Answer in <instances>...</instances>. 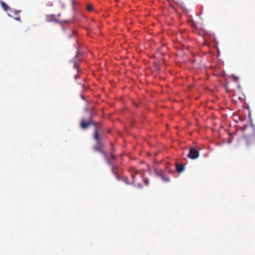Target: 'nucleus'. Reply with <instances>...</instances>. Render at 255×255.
I'll return each instance as SVG.
<instances>
[{
	"label": "nucleus",
	"instance_id": "nucleus-12",
	"mask_svg": "<svg viewBox=\"0 0 255 255\" xmlns=\"http://www.w3.org/2000/svg\"><path fill=\"white\" fill-rule=\"evenodd\" d=\"M143 181H144V184L146 186H148V184H149V180H148V179L147 178H144L143 179Z\"/></svg>",
	"mask_w": 255,
	"mask_h": 255
},
{
	"label": "nucleus",
	"instance_id": "nucleus-1",
	"mask_svg": "<svg viewBox=\"0 0 255 255\" xmlns=\"http://www.w3.org/2000/svg\"><path fill=\"white\" fill-rule=\"evenodd\" d=\"M91 125H94L95 126L93 137L96 141L97 144L93 146V149L96 151L101 153L108 164L112 165L113 163V161L116 160V157L113 154L109 153L103 149L105 144L102 142L101 137L99 136L98 124L92 121L91 115L89 116L87 119H83L81 120L80 126L82 129H86Z\"/></svg>",
	"mask_w": 255,
	"mask_h": 255
},
{
	"label": "nucleus",
	"instance_id": "nucleus-3",
	"mask_svg": "<svg viewBox=\"0 0 255 255\" xmlns=\"http://www.w3.org/2000/svg\"><path fill=\"white\" fill-rule=\"evenodd\" d=\"M245 138L247 145H255V132L250 135L245 136Z\"/></svg>",
	"mask_w": 255,
	"mask_h": 255
},
{
	"label": "nucleus",
	"instance_id": "nucleus-10",
	"mask_svg": "<svg viewBox=\"0 0 255 255\" xmlns=\"http://www.w3.org/2000/svg\"><path fill=\"white\" fill-rule=\"evenodd\" d=\"M10 11L13 13L15 15H17L18 13L20 12V10H13L11 9V10H10Z\"/></svg>",
	"mask_w": 255,
	"mask_h": 255
},
{
	"label": "nucleus",
	"instance_id": "nucleus-13",
	"mask_svg": "<svg viewBox=\"0 0 255 255\" xmlns=\"http://www.w3.org/2000/svg\"><path fill=\"white\" fill-rule=\"evenodd\" d=\"M87 9L89 11H91L93 10V6L91 4H88L87 5Z\"/></svg>",
	"mask_w": 255,
	"mask_h": 255
},
{
	"label": "nucleus",
	"instance_id": "nucleus-11",
	"mask_svg": "<svg viewBox=\"0 0 255 255\" xmlns=\"http://www.w3.org/2000/svg\"><path fill=\"white\" fill-rule=\"evenodd\" d=\"M50 17H51V19H50V18H49V20H53V21H56V22H58V20H57V19H55V15H51V16H50Z\"/></svg>",
	"mask_w": 255,
	"mask_h": 255
},
{
	"label": "nucleus",
	"instance_id": "nucleus-4",
	"mask_svg": "<svg viewBox=\"0 0 255 255\" xmlns=\"http://www.w3.org/2000/svg\"><path fill=\"white\" fill-rule=\"evenodd\" d=\"M76 31L73 30L71 33L69 34L68 35V39H71L72 41L73 42L74 45L76 47V44H77V41L76 39Z\"/></svg>",
	"mask_w": 255,
	"mask_h": 255
},
{
	"label": "nucleus",
	"instance_id": "nucleus-16",
	"mask_svg": "<svg viewBox=\"0 0 255 255\" xmlns=\"http://www.w3.org/2000/svg\"><path fill=\"white\" fill-rule=\"evenodd\" d=\"M74 66L75 68H77L78 69V64L76 62L74 63Z\"/></svg>",
	"mask_w": 255,
	"mask_h": 255
},
{
	"label": "nucleus",
	"instance_id": "nucleus-14",
	"mask_svg": "<svg viewBox=\"0 0 255 255\" xmlns=\"http://www.w3.org/2000/svg\"><path fill=\"white\" fill-rule=\"evenodd\" d=\"M14 18L17 21H20V17L19 16L16 15V16L14 17Z\"/></svg>",
	"mask_w": 255,
	"mask_h": 255
},
{
	"label": "nucleus",
	"instance_id": "nucleus-17",
	"mask_svg": "<svg viewBox=\"0 0 255 255\" xmlns=\"http://www.w3.org/2000/svg\"><path fill=\"white\" fill-rule=\"evenodd\" d=\"M7 14H8V15L9 16H11V15L10 14H9V13H8Z\"/></svg>",
	"mask_w": 255,
	"mask_h": 255
},
{
	"label": "nucleus",
	"instance_id": "nucleus-7",
	"mask_svg": "<svg viewBox=\"0 0 255 255\" xmlns=\"http://www.w3.org/2000/svg\"><path fill=\"white\" fill-rule=\"evenodd\" d=\"M132 171L133 172H131V175L132 178L133 179L135 176L138 173V171L137 170L134 169L132 170Z\"/></svg>",
	"mask_w": 255,
	"mask_h": 255
},
{
	"label": "nucleus",
	"instance_id": "nucleus-5",
	"mask_svg": "<svg viewBox=\"0 0 255 255\" xmlns=\"http://www.w3.org/2000/svg\"><path fill=\"white\" fill-rule=\"evenodd\" d=\"M0 3L1 5V6L2 7V8L3 9V10L4 11H6L7 10L10 11V10H11V8L4 1L0 0Z\"/></svg>",
	"mask_w": 255,
	"mask_h": 255
},
{
	"label": "nucleus",
	"instance_id": "nucleus-2",
	"mask_svg": "<svg viewBox=\"0 0 255 255\" xmlns=\"http://www.w3.org/2000/svg\"><path fill=\"white\" fill-rule=\"evenodd\" d=\"M199 156V152L195 147H192L190 149L187 155L188 157L191 159H197Z\"/></svg>",
	"mask_w": 255,
	"mask_h": 255
},
{
	"label": "nucleus",
	"instance_id": "nucleus-15",
	"mask_svg": "<svg viewBox=\"0 0 255 255\" xmlns=\"http://www.w3.org/2000/svg\"><path fill=\"white\" fill-rule=\"evenodd\" d=\"M112 171L114 174H116V167L114 166H112Z\"/></svg>",
	"mask_w": 255,
	"mask_h": 255
},
{
	"label": "nucleus",
	"instance_id": "nucleus-6",
	"mask_svg": "<svg viewBox=\"0 0 255 255\" xmlns=\"http://www.w3.org/2000/svg\"><path fill=\"white\" fill-rule=\"evenodd\" d=\"M184 169V165L183 164H177L176 165L177 171L179 173H181L183 171Z\"/></svg>",
	"mask_w": 255,
	"mask_h": 255
},
{
	"label": "nucleus",
	"instance_id": "nucleus-8",
	"mask_svg": "<svg viewBox=\"0 0 255 255\" xmlns=\"http://www.w3.org/2000/svg\"><path fill=\"white\" fill-rule=\"evenodd\" d=\"M155 172L156 175L161 178L164 175L162 171L161 170H156Z\"/></svg>",
	"mask_w": 255,
	"mask_h": 255
},
{
	"label": "nucleus",
	"instance_id": "nucleus-9",
	"mask_svg": "<svg viewBox=\"0 0 255 255\" xmlns=\"http://www.w3.org/2000/svg\"><path fill=\"white\" fill-rule=\"evenodd\" d=\"M161 178L162 179L163 181H164L165 182H167L170 181L169 178L166 176L165 175H164Z\"/></svg>",
	"mask_w": 255,
	"mask_h": 255
}]
</instances>
